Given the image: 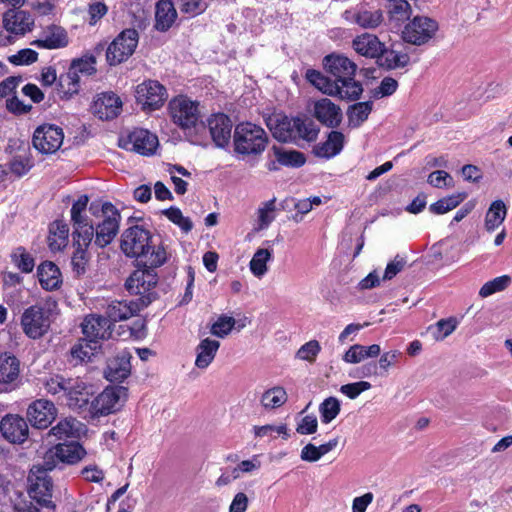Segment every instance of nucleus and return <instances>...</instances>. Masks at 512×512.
<instances>
[{"mask_svg": "<svg viewBox=\"0 0 512 512\" xmlns=\"http://www.w3.org/2000/svg\"><path fill=\"white\" fill-rule=\"evenodd\" d=\"M266 125L275 139L281 142H312L319 134V127L309 118H289L282 114H272L265 119Z\"/></svg>", "mask_w": 512, "mask_h": 512, "instance_id": "obj_1", "label": "nucleus"}, {"mask_svg": "<svg viewBox=\"0 0 512 512\" xmlns=\"http://www.w3.org/2000/svg\"><path fill=\"white\" fill-rule=\"evenodd\" d=\"M325 70L344 89L343 100L355 101L363 92L362 84L354 79L357 65L342 54H330L324 57Z\"/></svg>", "mask_w": 512, "mask_h": 512, "instance_id": "obj_2", "label": "nucleus"}, {"mask_svg": "<svg viewBox=\"0 0 512 512\" xmlns=\"http://www.w3.org/2000/svg\"><path fill=\"white\" fill-rule=\"evenodd\" d=\"M91 213L100 218L94 227V245L104 248L109 245L119 231L120 213L110 202H105L101 206L92 203L90 206Z\"/></svg>", "mask_w": 512, "mask_h": 512, "instance_id": "obj_3", "label": "nucleus"}, {"mask_svg": "<svg viewBox=\"0 0 512 512\" xmlns=\"http://www.w3.org/2000/svg\"><path fill=\"white\" fill-rule=\"evenodd\" d=\"M233 143L234 150L238 154L258 155L265 150L268 137L262 127L244 122L235 127Z\"/></svg>", "mask_w": 512, "mask_h": 512, "instance_id": "obj_4", "label": "nucleus"}, {"mask_svg": "<svg viewBox=\"0 0 512 512\" xmlns=\"http://www.w3.org/2000/svg\"><path fill=\"white\" fill-rule=\"evenodd\" d=\"M55 468L54 461L45 458L43 465H34L30 470L28 480L30 482L29 495L43 507H54L52 498L53 484L48 471Z\"/></svg>", "mask_w": 512, "mask_h": 512, "instance_id": "obj_5", "label": "nucleus"}, {"mask_svg": "<svg viewBox=\"0 0 512 512\" xmlns=\"http://www.w3.org/2000/svg\"><path fill=\"white\" fill-rule=\"evenodd\" d=\"M439 30L438 22L427 16H415L402 30V39L409 44L421 46L432 40Z\"/></svg>", "mask_w": 512, "mask_h": 512, "instance_id": "obj_6", "label": "nucleus"}, {"mask_svg": "<svg viewBox=\"0 0 512 512\" xmlns=\"http://www.w3.org/2000/svg\"><path fill=\"white\" fill-rule=\"evenodd\" d=\"M168 110L172 121L184 130L196 127L200 119L199 103L183 95L173 98Z\"/></svg>", "mask_w": 512, "mask_h": 512, "instance_id": "obj_7", "label": "nucleus"}, {"mask_svg": "<svg viewBox=\"0 0 512 512\" xmlns=\"http://www.w3.org/2000/svg\"><path fill=\"white\" fill-rule=\"evenodd\" d=\"M50 323L49 312L38 304L25 309L21 316L22 330L31 339H39L46 334Z\"/></svg>", "mask_w": 512, "mask_h": 512, "instance_id": "obj_8", "label": "nucleus"}, {"mask_svg": "<svg viewBox=\"0 0 512 512\" xmlns=\"http://www.w3.org/2000/svg\"><path fill=\"white\" fill-rule=\"evenodd\" d=\"M127 397V388L123 386L108 387L89 406L88 414L95 418L115 412L120 407V402Z\"/></svg>", "mask_w": 512, "mask_h": 512, "instance_id": "obj_9", "label": "nucleus"}, {"mask_svg": "<svg viewBox=\"0 0 512 512\" xmlns=\"http://www.w3.org/2000/svg\"><path fill=\"white\" fill-rule=\"evenodd\" d=\"M138 32L125 29L108 46L106 58L110 65L119 64L130 57L138 44Z\"/></svg>", "mask_w": 512, "mask_h": 512, "instance_id": "obj_10", "label": "nucleus"}, {"mask_svg": "<svg viewBox=\"0 0 512 512\" xmlns=\"http://www.w3.org/2000/svg\"><path fill=\"white\" fill-rule=\"evenodd\" d=\"M151 243L150 232L142 226L135 225L123 232L121 249L128 257L139 258L141 255H145Z\"/></svg>", "mask_w": 512, "mask_h": 512, "instance_id": "obj_11", "label": "nucleus"}, {"mask_svg": "<svg viewBox=\"0 0 512 512\" xmlns=\"http://www.w3.org/2000/svg\"><path fill=\"white\" fill-rule=\"evenodd\" d=\"M168 98L166 88L156 80H147L136 87V100L144 110H156Z\"/></svg>", "mask_w": 512, "mask_h": 512, "instance_id": "obj_12", "label": "nucleus"}, {"mask_svg": "<svg viewBox=\"0 0 512 512\" xmlns=\"http://www.w3.org/2000/svg\"><path fill=\"white\" fill-rule=\"evenodd\" d=\"M64 139L63 130L52 124L39 126L33 134V146L43 154L58 151Z\"/></svg>", "mask_w": 512, "mask_h": 512, "instance_id": "obj_13", "label": "nucleus"}, {"mask_svg": "<svg viewBox=\"0 0 512 512\" xmlns=\"http://www.w3.org/2000/svg\"><path fill=\"white\" fill-rule=\"evenodd\" d=\"M158 144L157 136L145 129L134 130L127 138L120 140V146L122 148L143 156L153 155Z\"/></svg>", "mask_w": 512, "mask_h": 512, "instance_id": "obj_14", "label": "nucleus"}, {"mask_svg": "<svg viewBox=\"0 0 512 512\" xmlns=\"http://www.w3.org/2000/svg\"><path fill=\"white\" fill-rule=\"evenodd\" d=\"M89 202L87 195H81L72 205L71 221L73 224V237H80L84 242H92L94 237V226L87 221L86 211Z\"/></svg>", "mask_w": 512, "mask_h": 512, "instance_id": "obj_15", "label": "nucleus"}, {"mask_svg": "<svg viewBox=\"0 0 512 512\" xmlns=\"http://www.w3.org/2000/svg\"><path fill=\"white\" fill-rule=\"evenodd\" d=\"M67 384L65 393L67 405L75 411L88 412L93 396L91 387L80 378H70Z\"/></svg>", "mask_w": 512, "mask_h": 512, "instance_id": "obj_16", "label": "nucleus"}, {"mask_svg": "<svg viewBox=\"0 0 512 512\" xmlns=\"http://www.w3.org/2000/svg\"><path fill=\"white\" fill-rule=\"evenodd\" d=\"M57 416V409L53 402L47 399L33 401L27 408L29 423L38 429L47 428Z\"/></svg>", "mask_w": 512, "mask_h": 512, "instance_id": "obj_17", "label": "nucleus"}, {"mask_svg": "<svg viewBox=\"0 0 512 512\" xmlns=\"http://www.w3.org/2000/svg\"><path fill=\"white\" fill-rule=\"evenodd\" d=\"M3 27L11 34L25 35L34 27L33 16L25 10L8 9L2 17Z\"/></svg>", "mask_w": 512, "mask_h": 512, "instance_id": "obj_18", "label": "nucleus"}, {"mask_svg": "<svg viewBox=\"0 0 512 512\" xmlns=\"http://www.w3.org/2000/svg\"><path fill=\"white\" fill-rule=\"evenodd\" d=\"M314 117L324 126L337 128L343 118L341 108L328 98H321L313 104Z\"/></svg>", "mask_w": 512, "mask_h": 512, "instance_id": "obj_19", "label": "nucleus"}, {"mask_svg": "<svg viewBox=\"0 0 512 512\" xmlns=\"http://www.w3.org/2000/svg\"><path fill=\"white\" fill-rule=\"evenodd\" d=\"M122 110L120 97L113 92H104L97 95L92 105L93 113L101 120L116 118Z\"/></svg>", "mask_w": 512, "mask_h": 512, "instance_id": "obj_20", "label": "nucleus"}, {"mask_svg": "<svg viewBox=\"0 0 512 512\" xmlns=\"http://www.w3.org/2000/svg\"><path fill=\"white\" fill-rule=\"evenodd\" d=\"M207 127L215 145L224 148L231 138L232 122L222 113L212 115L207 120Z\"/></svg>", "mask_w": 512, "mask_h": 512, "instance_id": "obj_21", "label": "nucleus"}, {"mask_svg": "<svg viewBox=\"0 0 512 512\" xmlns=\"http://www.w3.org/2000/svg\"><path fill=\"white\" fill-rule=\"evenodd\" d=\"M81 326L84 336L93 344H97L99 339H105L110 335V322L101 315L91 314L86 316Z\"/></svg>", "mask_w": 512, "mask_h": 512, "instance_id": "obj_22", "label": "nucleus"}, {"mask_svg": "<svg viewBox=\"0 0 512 512\" xmlns=\"http://www.w3.org/2000/svg\"><path fill=\"white\" fill-rule=\"evenodd\" d=\"M2 435L12 443H22L28 437V425L18 415H7L0 422Z\"/></svg>", "mask_w": 512, "mask_h": 512, "instance_id": "obj_23", "label": "nucleus"}, {"mask_svg": "<svg viewBox=\"0 0 512 512\" xmlns=\"http://www.w3.org/2000/svg\"><path fill=\"white\" fill-rule=\"evenodd\" d=\"M352 46L358 54L378 60L386 51L385 44L376 35L370 33H363L354 38Z\"/></svg>", "mask_w": 512, "mask_h": 512, "instance_id": "obj_24", "label": "nucleus"}, {"mask_svg": "<svg viewBox=\"0 0 512 512\" xmlns=\"http://www.w3.org/2000/svg\"><path fill=\"white\" fill-rule=\"evenodd\" d=\"M31 44L42 49H59L68 45V36L62 27L49 25L42 30L40 38Z\"/></svg>", "mask_w": 512, "mask_h": 512, "instance_id": "obj_25", "label": "nucleus"}, {"mask_svg": "<svg viewBox=\"0 0 512 512\" xmlns=\"http://www.w3.org/2000/svg\"><path fill=\"white\" fill-rule=\"evenodd\" d=\"M131 358L132 355L127 350L120 351L116 356L110 358L105 370L106 379L114 382L127 378L131 372Z\"/></svg>", "mask_w": 512, "mask_h": 512, "instance_id": "obj_26", "label": "nucleus"}, {"mask_svg": "<svg viewBox=\"0 0 512 512\" xmlns=\"http://www.w3.org/2000/svg\"><path fill=\"white\" fill-rule=\"evenodd\" d=\"M157 283L153 270H136L126 281V288L131 294L144 295Z\"/></svg>", "mask_w": 512, "mask_h": 512, "instance_id": "obj_27", "label": "nucleus"}, {"mask_svg": "<svg viewBox=\"0 0 512 512\" xmlns=\"http://www.w3.org/2000/svg\"><path fill=\"white\" fill-rule=\"evenodd\" d=\"M147 305L142 300V304L136 301H112L106 307L107 319L109 322H118L131 318L137 314L141 308Z\"/></svg>", "mask_w": 512, "mask_h": 512, "instance_id": "obj_28", "label": "nucleus"}, {"mask_svg": "<svg viewBox=\"0 0 512 512\" xmlns=\"http://www.w3.org/2000/svg\"><path fill=\"white\" fill-rule=\"evenodd\" d=\"M20 377V361L14 355H0V384L14 388Z\"/></svg>", "mask_w": 512, "mask_h": 512, "instance_id": "obj_29", "label": "nucleus"}, {"mask_svg": "<svg viewBox=\"0 0 512 512\" xmlns=\"http://www.w3.org/2000/svg\"><path fill=\"white\" fill-rule=\"evenodd\" d=\"M306 79L322 93L343 100L344 89L335 80H331L321 72L309 69L306 72Z\"/></svg>", "mask_w": 512, "mask_h": 512, "instance_id": "obj_30", "label": "nucleus"}, {"mask_svg": "<svg viewBox=\"0 0 512 512\" xmlns=\"http://www.w3.org/2000/svg\"><path fill=\"white\" fill-rule=\"evenodd\" d=\"M86 430V427L83 423L78 421L75 418L67 417L54 427L50 429L47 433V438L54 436L56 439H65V438H77L80 437Z\"/></svg>", "mask_w": 512, "mask_h": 512, "instance_id": "obj_31", "label": "nucleus"}, {"mask_svg": "<svg viewBox=\"0 0 512 512\" xmlns=\"http://www.w3.org/2000/svg\"><path fill=\"white\" fill-rule=\"evenodd\" d=\"M92 242H84L80 237H73V246L75 248L71 257L72 270L76 276H83L88 269L90 262V254L88 253V247Z\"/></svg>", "mask_w": 512, "mask_h": 512, "instance_id": "obj_32", "label": "nucleus"}, {"mask_svg": "<svg viewBox=\"0 0 512 512\" xmlns=\"http://www.w3.org/2000/svg\"><path fill=\"white\" fill-rule=\"evenodd\" d=\"M37 275L41 287L47 291H53L60 287L62 277L60 269L50 261L43 262L37 269Z\"/></svg>", "mask_w": 512, "mask_h": 512, "instance_id": "obj_33", "label": "nucleus"}, {"mask_svg": "<svg viewBox=\"0 0 512 512\" xmlns=\"http://www.w3.org/2000/svg\"><path fill=\"white\" fill-rule=\"evenodd\" d=\"M220 347V342L210 338H205L195 348L196 359L195 366L198 369L205 370L213 362L217 351Z\"/></svg>", "mask_w": 512, "mask_h": 512, "instance_id": "obj_34", "label": "nucleus"}, {"mask_svg": "<svg viewBox=\"0 0 512 512\" xmlns=\"http://www.w3.org/2000/svg\"><path fill=\"white\" fill-rule=\"evenodd\" d=\"M177 11L171 0H159L155 11V28L158 31H167L175 22Z\"/></svg>", "mask_w": 512, "mask_h": 512, "instance_id": "obj_35", "label": "nucleus"}, {"mask_svg": "<svg viewBox=\"0 0 512 512\" xmlns=\"http://www.w3.org/2000/svg\"><path fill=\"white\" fill-rule=\"evenodd\" d=\"M345 137L339 131H331L325 142L320 143L314 147V153L318 157L332 158L338 155L344 146Z\"/></svg>", "mask_w": 512, "mask_h": 512, "instance_id": "obj_36", "label": "nucleus"}, {"mask_svg": "<svg viewBox=\"0 0 512 512\" xmlns=\"http://www.w3.org/2000/svg\"><path fill=\"white\" fill-rule=\"evenodd\" d=\"M507 215V206L502 200L493 201L485 215L484 227L487 232H493L504 222Z\"/></svg>", "mask_w": 512, "mask_h": 512, "instance_id": "obj_37", "label": "nucleus"}, {"mask_svg": "<svg viewBox=\"0 0 512 512\" xmlns=\"http://www.w3.org/2000/svg\"><path fill=\"white\" fill-rule=\"evenodd\" d=\"M349 19L361 28L374 29L383 22V13L379 9L361 8L355 11Z\"/></svg>", "mask_w": 512, "mask_h": 512, "instance_id": "obj_38", "label": "nucleus"}, {"mask_svg": "<svg viewBox=\"0 0 512 512\" xmlns=\"http://www.w3.org/2000/svg\"><path fill=\"white\" fill-rule=\"evenodd\" d=\"M69 227L63 221H54L50 225L48 245L52 251H60L67 245Z\"/></svg>", "mask_w": 512, "mask_h": 512, "instance_id": "obj_39", "label": "nucleus"}, {"mask_svg": "<svg viewBox=\"0 0 512 512\" xmlns=\"http://www.w3.org/2000/svg\"><path fill=\"white\" fill-rule=\"evenodd\" d=\"M86 454L84 448L77 442L62 443L56 446V457L61 461L74 464Z\"/></svg>", "mask_w": 512, "mask_h": 512, "instance_id": "obj_40", "label": "nucleus"}, {"mask_svg": "<svg viewBox=\"0 0 512 512\" xmlns=\"http://www.w3.org/2000/svg\"><path fill=\"white\" fill-rule=\"evenodd\" d=\"M141 262L152 270L153 268L163 265L167 260V252L162 244L156 245L153 242L147 248L145 255H141Z\"/></svg>", "mask_w": 512, "mask_h": 512, "instance_id": "obj_41", "label": "nucleus"}, {"mask_svg": "<svg viewBox=\"0 0 512 512\" xmlns=\"http://www.w3.org/2000/svg\"><path fill=\"white\" fill-rule=\"evenodd\" d=\"M276 198L270 199L268 201L262 202L257 211V220H256V231H261L267 229L269 225L275 219V211H276Z\"/></svg>", "mask_w": 512, "mask_h": 512, "instance_id": "obj_42", "label": "nucleus"}, {"mask_svg": "<svg viewBox=\"0 0 512 512\" xmlns=\"http://www.w3.org/2000/svg\"><path fill=\"white\" fill-rule=\"evenodd\" d=\"M287 392L283 387L276 386L266 390L261 396V404L265 409H276L286 403Z\"/></svg>", "mask_w": 512, "mask_h": 512, "instance_id": "obj_43", "label": "nucleus"}, {"mask_svg": "<svg viewBox=\"0 0 512 512\" xmlns=\"http://www.w3.org/2000/svg\"><path fill=\"white\" fill-rule=\"evenodd\" d=\"M388 13L391 21L397 25L408 20L412 14V9L407 0H388Z\"/></svg>", "mask_w": 512, "mask_h": 512, "instance_id": "obj_44", "label": "nucleus"}, {"mask_svg": "<svg viewBox=\"0 0 512 512\" xmlns=\"http://www.w3.org/2000/svg\"><path fill=\"white\" fill-rule=\"evenodd\" d=\"M372 111V102H358L349 107L347 115L349 125L357 128L364 123Z\"/></svg>", "mask_w": 512, "mask_h": 512, "instance_id": "obj_45", "label": "nucleus"}, {"mask_svg": "<svg viewBox=\"0 0 512 512\" xmlns=\"http://www.w3.org/2000/svg\"><path fill=\"white\" fill-rule=\"evenodd\" d=\"M458 324L459 322L455 317L440 319L429 327V331L436 341H442L456 330Z\"/></svg>", "mask_w": 512, "mask_h": 512, "instance_id": "obj_46", "label": "nucleus"}, {"mask_svg": "<svg viewBox=\"0 0 512 512\" xmlns=\"http://www.w3.org/2000/svg\"><path fill=\"white\" fill-rule=\"evenodd\" d=\"M271 258L272 252L270 250L264 248L258 249L249 263L252 274L257 278L264 276L268 270L267 262L270 261Z\"/></svg>", "mask_w": 512, "mask_h": 512, "instance_id": "obj_47", "label": "nucleus"}, {"mask_svg": "<svg viewBox=\"0 0 512 512\" xmlns=\"http://www.w3.org/2000/svg\"><path fill=\"white\" fill-rule=\"evenodd\" d=\"M512 283V278L509 275H501L492 280L487 281L479 290L481 298H487L495 293L506 290Z\"/></svg>", "mask_w": 512, "mask_h": 512, "instance_id": "obj_48", "label": "nucleus"}, {"mask_svg": "<svg viewBox=\"0 0 512 512\" xmlns=\"http://www.w3.org/2000/svg\"><path fill=\"white\" fill-rule=\"evenodd\" d=\"M42 386L45 388L47 393L52 395L63 394L65 396L66 388H68V382L70 378H65L59 374H52L45 376L40 379Z\"/></svg>", "mask_w": 512, "mask_h": 512, "instance_id": "obj_49", "label": "nucleus"}, {"mask_svg": "<svg viewBox=\"0 0 512 512\" xmlns=\"http://www.w3.org/2000/svg\"><path fill=\"white\" fill-rule=\"evenodd\" d=\"M465 198V193L450 195L431 204L429 209L435 214H444L456 208Z\"/></svg>", "mask_w": 512, "mask_h": 512, "instance_id": "obj_50", "label": "nucleus"}, {"mask_svg": "<svg viewBox=\"0 0 512 512\" xmlns=\"http://www.w3.org/2000/svg\"><path fill=\"white\" fill-rule=\"evenodd\" d=\"M384 58H379V64L382 67H386L388 69H396L403 68L408 65L410 61V57L406 53H400L395 50L385 51Z\"/></svg>", "mask_w": 512, "mask_h": 512, "instance_id": "obj_51", "label": "nucleus"}, {"mask_svg": "<svg viewBox=\"0 0 512 512\" xmlns=\"http://www.w3.org/2000/svg\"><path fill=\"white\" fill-rule=\"evenodd\" d=\"M319 412L323 423H330L340 413V402L335 397H329L325 399L320 407Z\"/></svg>", "mask_w": 512, "mask_h": 512, "instance_id": "obj_52", "label": "nucleus"}, {"mask_svg": "<svg viewBox=\"0 0 512 512\" xmlns=\"http://www.w3.org/2000/svg\"><path fill=\"white\" fill-rule=\"evenodd\" d=\"M12 261L15 266L20 269L24 273L32 272L34 268V259L32 256L26 252V250L22 247L16 248L12 255Z\"/></svg>", "mask_w": 512, "mask_h": 512, "instance_id": "obj_53", "label": "nucleus"}, {"mask_svg": "<svg viewBox=\"0 0 512 512\" xmlns=\"http://www.w3.org/2000/svg\"><path fill=\"white\" fill-rule=\"evenodd\" d=\"M278 162L283 165L300 167L305 163V158L301 152L280 150L276 146L273 147Z\"/></svg>", "mask_w": 512, "mask_h": 512, "instance_id": "obj_54", "label": "nucleus"}, {"mask_svg": "<svg viewBox=\"0 0 512 512\" xmlns=\"http://www.w3.org/2000/svg\"><path fill=\"white\" fill-rule=\"evenodd\" d=\"M320 351V343L317 340H310L298 349L296 352V358L313 363Z\"/></svg>", "mask_w": 512, "mask_h": 512, "instance_id": "obj_55", "label": "nucleus"}, {"mask_svg": "<svg viewBox=\"0 0 512 512\" xmlns=\"http://www.w3.org/2000/svg\"><path fill=\"white\" fill-rule=\"evenodd\" d=\"M235 319L230 316H220L218 320L212 325L211 333L219 338L226 337L235 326Z\"/></svg>", "mask_w": 512, "mask_h": 512, "instance_id": "obj_56", "label": "nucleus"}, {"mask_svg": "<svg viewBox=\"0 0 512 512\" xmlns=\"http://www.w3.org/2000/svg\"><path fill=\"white\" fill-rule=\"evenodd\" d=\"M96 348L97 344L90 343L87 339H83L72 347L71 355L77 360L85 361L86 359H90Z\"/></svg>", "mask_w": 512, "mask_h": 512, "instance_id": "obj_57", "label": "nucleus"}, {"mask_svg": "<svg viewBox=\"0 0 512 512\" xmlns=\"http://www.w3.org/2000/svg\"><path fill=\"white\" fill-rule=\"evenodd\" d=\"M163 213L171 222L178 225L183 231L189 232L192 229V222L188 218L184 217L179 208L170 207Z\"/></svg>", "mask_w": 512, "mask_h": 512, "instance_id": "obj_58", "label": "nucleus"}, {"mask_svg": "<svg viewBox=\"0 0 512 512\" xmlns=\"http://www.w3.org/2000/svg\"><path fill=\"white\" fill-rule=\"evenodd\" d=\"M95 60L90 57L87 59H77L72 62L71 68L69 69L68 75L73 79L77 73H84L90 75L95 72Z\"/></svg>", "mask_w": 512, "mask_h": 512, "instance_id": "obj_59", "label": "nucleus"}, {"mask_svg": "<svg viewBox=\"0 0 512 512\" xmlns=\"http://www.w3.org/2000/svg\"><path fill=\"white\" fill-rule=\"evenodd\" d=\"M261 467V462L258 459L257 455H254L249 460L241 461L233 470H232V478L238 479L241 477L242 473H253L257 471Z\"/></svg>", "mask_w": 512, "mask_h": 512, "instance_id": "obj_60", "label": "nucleus"}, {"mask_svg": "<svg viewBox=\"0 0 512 512\" xmlns=\"http://www.w3.org/2000/svg\"><path fill=\"white\" fill-rule=\"evenodd\" d=\"M273 433L282 435L284 439H288L290 436L288 433L287 426L285 424H281L279 426L263 425L254 427V434L256 437L262 438L266 436H272Z\"/></svg>", "mask_w": 512, "mask_h": 512, "instance_id": "obj_61", "label": "nucleus"}, {"mask_svg": "<svg viewBox=\"0 0 512 512\" xmlns=\"http://www.w3.org/2000/svg\"><path fill=\"white\" fill-rule=\"evenodd\" d=\"M427 182L436 188L452 187L453 178L444 170H437L429 174Z\"/></svg>", "mask_w": 512, "mask_h": 512, "instance_id": "obj_62", "label": "nucleus"}, {"mask_svg": "<svg viewBox=\"0 0 512 512\" xmlns=\"http://www.w3.org/2000/svg\"><path fill=\"white\" fill-rule=\"evenodd\" d=\"M371 388V384L367 381H359L342 385L340 392L346 395L350 399L357 398L362 392L367 391Z\"/></svg>", "mask_w": 512, "mask_h": 512, "instance_id": "obj_63", "label": "nucleus"}, {"mask_svg": "<svg viewBox=\"0 0 512 512\" xmlns=\"http://www.w3.org/2000/svg\"><path fill=\"white\" fill-rule=\"evenodd\" d=\"M402 356V353L399 350H390L385 353H383L380 356L379 362H378V368L384 372L387 373L389 369L396 365L398 362V359Z\"/></svg>", "mask_w": 512, "mask_h": 512, "instance_id": "obj_64", "label": "nucleus"}]
</instances>
